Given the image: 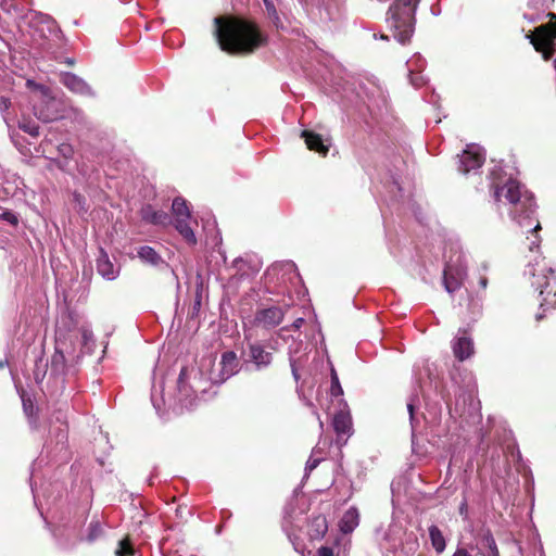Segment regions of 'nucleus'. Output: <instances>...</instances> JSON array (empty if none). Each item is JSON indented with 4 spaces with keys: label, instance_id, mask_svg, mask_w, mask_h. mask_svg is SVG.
Wrapping results in <instances>:
<instances>
[{
    "label": "nucleus",
    "instance_id": "obj_11",
    "mask_svg": "<svg viewBox=\"0 0 556 556\" xmlns=\"http://www.w3.org/2000/svg\"><path fill=\"white\" fill-rule=\"evenodd\" d=\"M452 350L455 358L460 362L471 357L475 353L473 341L466 329H459L452 341Z\"/></svg>",
    "mask_w": 556,
    "mask_h": 556
},
{
    "label": "nucleus",
    "instance_id": "obj_45",
    "mask_svg": "<svg viewBox=\"0 0 556 556\" xmlns=\"http://www.w3.org/2000/svg\"><path fill=\"white\" fill-rule=\"evenodd\" d=\"M303 323H304V318L299 317L293 321V324L290 327L287 328V330H291V329L298 330L302 327Z\"/></svg>",
    "mask_w": 556,
    "mask_h": 556
},
{
    "label": "nucleus",
    "instance_id": "obj_21",
    "mask_svg": "<svg viewBox=\"0 0 556 556\" xmlns=\"http://www.w3.org/2000/svg\"><path fill=\"white\" fill-rule=\"evenodd\" d=\"M428 532L432 548L438 555H441L446 548V539L443 532L437 525L429 526Z\"/></svg>",
    "mask_w": 556,
    "mask_h": 556
},
{
    "label": "nucleus",
    "instance_id": "obj_31",
    "mask_svg": "<svg viewBox=\"0 0 556 556\" xmlns=\"http://www.w3.org/2000/svg\"><path fill=\"white\" fill-rule=\"evenodd\" d=\"M485 546L490 549V556H500L496 542L490 531L483 535Z\"/></svg>",
    "mask_w": 556,
    "mask_h": 556
},
{
    "label": "nucleus",
    "instance_id": "obj_7",
    "mask_svg": "<svg viewBox=\"0 0 556 556\" xmlns=\"http://www.w3.org/2000/svg\"><path fill=\"white\" fill-rule=\"evenodd\" d=\"M172 210L174 214L175 229L189 245H194L197 243V238L190 227L191 213L186 200L182 198H175L172 204Z\"/></svg>",
    "mask_w": 556,
    "mask_h": 556
},
{
    "label": "nucleus",
    "instance_id": "obj_26",
    "mask_svg": "<svg viewBox=\"0 0 556 556\" xmlns=\"http://www.w3.org/2000/svg\"><path fill=\"white\" fill-rule=\"evenodd\" d=\"M47 368H48V363L43 362L42 357H38L35 363V368L33 371L34 380L36 383L42 382V380L47 374Z\"/></svg>",
    "mask_w": 556,
    "mask_h": 556
},
{
    "label": "nucleus",
    "instance_id": "obj_6",
    "mask_svg": "<svg viewBox=\"0 0 556 556\" xmlns=\"http://www.w3.org/2000/svg\"><path fill=\"white\" fill-rule=\"evenodd\" d=\"M551 16L549 23L535 28L531 40L535 50L542 52L544 60H549L556 51V15Z\"/></svg>",
    "mask_w": 556,
    "mask_h": 556
},
{
    "label": "nucleus",
    "instance_id": "obj_10",
    "mask_svg": "<svg viewBox=\"0 0 556 556\" xmlns=\"http://www.w3.org/2000/svg\"><path fill=\"white\" fill-rule=\"evenodd\" d=\"M466 268L458 260L457 264L446 263L443 270V283L448 293H454L458 290L466 277Z\"/></svg>",
    "mask_w": 556,
    "mask_h": 556
},
{
    "label": "nucleus",
    "instance_id": "obj_20",
    "mask_svg": "<svg viewBox=\"0 0 556 556\" xmlns=\"http://www.w3.org/2000/svg\"><path fill=\"white\" fill-rule=\"evenodd\" d=\"M138 257L146 264H149L151 266H160L162 264H165L162 256L152 248L149 245H142L137 251Z\"/></svg>",
    "mask_w": 556,
    "mask_h": 556
},
{
    "label": "nucleus",
    "instance_id": "obj_54",
    "mask_svg": "<svg viewBox=\"0 0 556 556\" xmlns=\"http://www.w3.org/2000/svg\"><path fill=\"white\" fill-rule=\"evenodd\" d=\"M154 407L160 410V405H157L155 402H153Z\"/></svg>",
    "mask_w": 556,
    "mask_h": 556
},
{
    "label": "nucleus",
    "instance_id": "obj_30",
    "mask_svg": "<svg viewBox=\"0 0 556 556\" xmlns=\"http://www.w3.org/2000/svg\"><path fill=\"white\" fill-rule=\"evenodd\" d=\"M265 5H266L268 16L273 21L274 25L277 28H282L283 26H282V23L280 21V17L278 15V12H277L275 5L271 2H268L266 0H265Z\"/></svg>",
    "mask_w": 556,
    "mask_h": 556
},
{
    "label": "nucleus",
    "instance_id": "obj_9",
    "mask_svg": "<svg viewBox=\"0 0 556 556\" xmlns=\"http://www.w3.org/2000/svg\"><path fill=\"white\" fill-rule=\"evenodd\" d=\"M35 116L45 122H53L62 117L61 103L54 98H41L33 105Z\"/></svg>",
    "mask_w": 556,
    "mask_h": 556
},
{
    "label": "nucleus",
    "instance_id": "obj_14",
    "mask_svg": "<svg viewBox=\"0 0 556 556\" xmlns=\"http://www.w3.org/2000/svg\"><path fill=\"white\" fill-rule=\"evenodd\" d=\"M61 83L74 93L86 97H94L92 88L79 76L74 73H63L61 75Z\"/></svg>",
    "mask_w": 556,
    "mask_h": 556
},
{
    "label": "nucleus",
    "instance_id": "obj_42",
    "mask_svg": "<svg viewBox=\"0 0 556 556\" xmlns=\"http://www.w3.org/2000/svg\"><path fill=\"white\" fill-rule=\"evenodd\" d=\"M317 556H334L333 548L329 546H321L317 551Z\"/></svg>",
    "mask_w": 556,
    "mask_h": 556
},
{
    "label": "nucleus",
    "instance_id": "obj_37",
    "mask_svg": "<svg viewBox=\"0 0 556 556\" xmlns=\"http://www.w3.org/2000/svg\"><path fill=\"white\" fill-rule=\"evenodd\" d=\"M283 270L285 273H295L296 268H295V264L293 262H285V263H281V264H276V265H273L271 266V270L273 271H276V270Z\"/></svg>",
    "mask_w": 556,
    "mask_h": 556
},
{
    "label": "nucleus",
    "instance_id": "obj_15",
    "mask_svg": "<svg viewBox=\"0 0 556 556\" xmlns=\"http://www.w3.org/2000/svg\"><path fill=\"white\" fill-rule=\"evenodd\" d=\"M302 137L309 150L316 151L323 155H326L329 149V140L324 139L320 135L315 134L311 130H304Z\"/></svg>",
    "mask_w": 556,
    "mask_h": 556
},
{
    "label": "nucleus",
    "instance_id": "obj_2",
    "mask_svg": "<svg viewBox=\"0 0 556 556\" xmlns=\"http://www.w3.org/2000/svg\"><path fill=\"white\" fill-rule=\"evenodd\" d=\"M214 24L219 48L229 53H252L267 40L253 22L244 18L215 17Z\"/></svg>",
    "mask_w": 556,
    "mask_h": 556
},
{
    "label": "nucleus",
    "instance_id": "obj_24",
    "mask_svg": "<svg viewBox=\"0 0 556 556\" xmlns=\"http://www.w3.org/2000/svg\"><path fill=\"white\" fill-rule=\"evenodd\" d=\"M358 510L354 507L348 509L341 519V529L344 532L353 531L358 525Z\"/></svg>",
    "mask_w": 556,
    "mask_h": 556
},
{
    "label": "nucleus",
    "instance_id": "obj_46",
    "mask_svg": "<svg viewBox=\"0 0 556 556\" xmlns=\"http://www.w3.org/2000/svg\"><path fill=\"white\" fill-rule=\"evenodd\" d=\"M11 102L8 98L0 97V111H7L10 106Z\"/></svg>",
    "mask_w": 556,
    "mask_h": 556
},
{
    "label": "nucleus",
    "instance_id": "obj_28",
    "mask_svg": "<svg viewBox=\"0 0 556 556\" xmlns=\"http://www.w3.org/2000/svg\"><path fill=\"white\" fill-rule=\"evenodd\" d=\"M408 73L421 72L426 66V60L420 54H414L407 62Z\"/></svg>",
    "mask_w": 556,
    "mask_h": 556
},
{
    "label": "nucleus",
    "instance_id": "obj_29",
    "mask_svg": "<svg viewBox=\"0 0 556 556\" xmlns=\"http://www.w3.org/2000/svg\"><path fill=\"white\" fill-rule=\"evenodd\" d=\"M102 534V527L98 521H92L88 528V534L86 540L88 542L96 541Z\"/></svg>",
    "mask_w": 556,
    "mask_h": 556
},
{
    "label": "nucleus",
    "instance_id": "obj_51",
    "mask_svg": "<svg viewBox=\"0 0 556 556\" xmlns=\"http://www.w3.org/2000/svg\"><path fill=\"white\" fill-rule=\"evenodd\" d=\"M543 317H544L543 313H539V314H536L535 319L539 321V320H541Z\"/></svg>",
    "mask_w": 556,
    "mask_h": 556
},
{
    "label": "nucleus",
    "instance_id": "obj_40",
    "mask_svg": "<svg viewBox=\"0 0 556 556\" xmlns=\"http://www.w3.org/2000/svg\"><path fill=\"white\" fill-rule=\"evenodd\" d=\"M23 409L28 417L35 414V406L30 400L23 399Z\"/></svg>",
    "mask_w": 556,
    "mask_h": 556
},
{
    "label": "nucleus",
    "instance_id": "obj_53",
    "mask_svg": "<svg viewBox=\"0 0 556 556\" xmlns=\"http://www.w3.org/2000/svg\"><path fill=\"white\" fill-rule=\"evenodd\" d=\"M66 63H67V64H70V65H73V64H74V61H73V60H71V59H68V60L66 61Z\"/></svg>",
    "mask_w": 556,
    "mask_h": 556
},
{
    "label": "nucleus",
    "instance_id": "obj_36",
    "mask_svg": "<svg viewBox=\"0 0 556 556\" xmlns=\"http://www.w3.org/2000/svg\"><path fill=\"white\" fill-rule=\"evenodd\" d=\"M409 81L415 88H419L426 84V79L421 75V72L409 73Z\"/></svg>",
    "mask_w": 556,
    "mask_h": 556
},
{
    "label": "nucleus",
    "instance_id": "obj_5",
    "mask_svg": "<svg viewBox=\"0 0 556 556\" xmlns=\"http://www.w3.org/2000/svg\"><path fill=\"white\" fill-rule=\"evenodd\" d=\"M241 362L245 371H265L271 366L274 354L261 341L248 342L241 351Z\"/></svg>",
    "mask_w": 556,
    "mask_h": 556
},
{
    "label": "nucleus",
    "instance_id": "obj_38",
    "mask_svg": "<svg viewBox=\"0 0 556 556\" xmlns=\"http://www.w3.org/2000/svg\"><path fill=\"white\" fill-rule=\"evenodd\" d=\"M73 202H75L79 206L80 212H87L88 207L86 206V199L78 192L73 193Z\"/></svg>",
    "mask_w": 556,
    "mask_h": 556
},
{
    "label": "nucleus",
    "instance_id": "obj_4",
    "mask_svg": "<svg viewBox=\"0 0 556 556\" xmlns=\"http://www.w3.org/2000/svg\"><path fill=\"white\" fill-rule=\"evenodd\" d=\"M535 257L534 262H530L526 269V275L531 277V285L536 290H540V308L546 312L548 308H556V292L548 290L551 282L555 281L554 270L547 267L544 260Z\"/></svg>",
    "mask_w": 556,
    "mask_h": 556
},
{
    "label": "nucleus",
    "instance_id": "obj_3",
    "mask_svg": "<svg viewBox=\"0 0 556 556\" xmlns=\"http://www.w3.org/2000/svg\"><path fill=\"white\" fill-rule=\"evenodd\" d=\"M420 0H395L388 11L387 23L394 38L406 43L415 30V12Z\"/></svg>",
    "mask_w": 556,
    "mask_h": 556
},
{
    "label": "nucleus",
    "instance_id": "obj_17",
    "mask_svg": "<svg viewBox=\"0 0 556 556\" xmlns=\"http://www.w3.org/2000/svg\"><path fill=\"white\" fill-rule=\"evenodd\" d=\"M141 217L144 222L152 225L165 226L169 223V216L163 211H156L152 205H144L141 208Z\"/></svg>",
    "mask_w": 556,
    "mask_h": 556
},
{
    "label": "nucleus",
    "instance_id": "obj_34",
    "mask_svg": "<svg viewBox=\"0 0 556 556\" xmlns=\"http://www.w3.org/2000/svg\"><path fill=\"white\" fill-rule=\"evenodd\" d=\"M471 551H475V547L471 546ZM452 556H485L478 547H476V552L471 553L468 548L464 546H457L456 551Z\"/></svg>",
    "mask_w": 556,
    "mask_h": 556
},
{
    "label": "nucleus",
    "instance_id": "obj_39",
    "mask_svg": "<svg viewBox=\"0 0 556 556\" xmlns=\"http://www.w3.org/2000/svg\"><path fill=\"white\" fill-rule=\"evenodd\" d=\"M59 152L60 154L65 159H71L74 154V150L71 144L68 143H62L59 146Z\"/></svg>",
    "mask_w": 556,
    "mask_h": 556
},
{
    "label": "nucleus",
    "instance_id": "obj_35",
    "mask_svg": "<svg viewBox=\"0 0 556 556\" xmlns=\"http://www.w3.org/2000/svg\"><path fill=\"white\" fill-rule=\"evenodd\" d=\"M132 553V548L127 540L119 541V547L116 551L117 556H131Z\"/></svg>",
    "mask_w": 556,
    "mask_h": 556
},
{
    "label": "nucleus",
    "instance_id": "obj_41",
    "mask_svg": "<svg viewBox=\"0 0 556 556\" xmlns=\"http://www.w3.org/2000/svg\"><path fill=\"white\" fill-rule=\"evenodd\" d=\"M290 366H291L292 375H293L294 379L298 381L300 379L298 361H295L293 357H290Z\"/></svg>",
    "mask_w": 556,
    "mask_h": 556
},
{
    "label": "nucleus",
    "instance_id": "obj_23",
    "mask_svg": "<svg viewBox=\"0 0 556 556\" xmlns=\"http://www.w3.org/2000/svg\"><path fill=\"white\" fill-rule=\"evenodd\" d=\"M328 530L327 519L323 515H318L311 520L309 531L313 539H320Z\"/></svg>",
    "mask_w": 556,
    "mask_h": 556
},
{
    "label": "nucleus",
    "instance_id": "obj_50",
    "mask_svg": "<svg viewBox=\"0 0 556 556\" xmlns=\"http://www.w3.org/2000/svg\"><path fill=\"white\" fill-rule=\"evenodd\" d=\"M314 414L316 415L317 419L319 420V427H320V429H323L324 424H323V421L320 420V417H319L318 413H317V412H314Z\"/></svg>",
    "mask_w": 556,
    "mask_h": 556
},
{
    "label": "nucleus",
    "instance_id": "obj_12",
    "mask_svg": "<svg viewBox=\"0 0 556 556\" xmlns=\"http://www.w3.org/2000/svg\"><path fill=\"white\" fill-rule=\"evenodd\" d=\"M285 314L286 311L278 306L262 308L255 314V323L266 329L275 328L282 321Z\"/></svg>",
    "mask_w": 556,
    "mask_h": 556
},
{
    "label": "nucleus",
    "instance_id": "obj_8",
    "mask_svg": "<svg viewBox=\"0 0 556 556\" xmlns=\"http://www.w3.org/2000/svg\"><path fill=\"white\" fill-rule=\"evenodd\" d=\"M484 161L483 149L478 144H469L459 155L458 170L463 174L476 173Z\"/></svg>",
    "mask_w": 556,
    "mask_h": 556
},
{
    "label": "nucleus",
    "instance_id": "obj_33",
    "mask_svg": "<svg viewBox=\"0 0 556 556\" xmlns=\"http://www.w3.org/2000/svg\"><path fill=\"white\" fill-rule=\"evenodd\" d=\"M316 453H317V451L313 450L312 455L309 456L308 460L306 462V466H305V475L306 476L309 475L319 465V463L323 459L320 456L317 457Z\"/></svg>",
    "mask_w": 556,
    "mask_h": 556
},
{
    "label": "nucleus",
    "instance_id": "obj_32",
    "mask_svg": "<svg viewBox=\"0 0 556 556\" xmlns=\"http://www.w3.org/2000/svg\"><path fill=\"white\" fill-rule=\"evenodd\" d=\"M343 393L342 387L339 381V377L333 367H331V394L333 396H339Z\"/></svg>",
    "mask_w": 556,
    "mask_h": 556
},
{
    "label": "nucleus",
    "instance_id": "obj_44",
    "mask_svg": "<svg viewBox=\"0 0 556 556\" xmlns=\"http://www.w3.org/2000/svg\"><path fill=\"white\" fill-rule=\"evenodd\" d=\"M186 371L187 369L186 368H182L180 374H179V378H178V389H179V392L181 393L184 388H185V375H186Z\"/></svg>",
    "mask_w": 556,
    "mask_h": 556
},
{
    "label": "nucleus",
    "instance_id": "obj_19",
    "mask_svg": "<svg viewBox=\"0 0 556 556\" xmlns=\"http://www.w3.org/2000/svg\"><path fill=\"white\" fill-rule=\"evenodd\" d=\"M59 344V341H56ZM66 371V359L64 353L59 349V345L55 348V352L51 357L50 363V372L54 377H63Z\"/></svg>",
    "mask_w": 556,
    "mask_h": 556
},
{
    "label": "nucleus",
    "instance_id": "obj_18",
    "mask_svg": "<svg viewBox=\"0 0 556 556\" xmlns=\"http://www.w3.org/2000/svg\"><path fill=\"white\" fill-rule=\"evenodd\" d=\"M97 270L108 280H114L118 276V270L115 269L113 263L109 258V255L102 249L100 251V256L97 260Z\"/></svg>",
    "mask_w": 556,
    "mask_h": 556
},
{
    "label": "nucleus",
    "instance_id": "obj_13",
    "mask_svg": "<svg viewBox=\"0 0 556 556\" xmlns=\"http://www.w3.org/2000/svg\"><path fill=\"white\" fill-rule=\"evenodd\" d=\"M219 378H212L215 382H224L239 371L240 364L237 354L232 351H227L222 354L219 362Z\"/></svg>",
    "mask_w": 556,
    "mask_h": 556
},
{
    "label": "nucleus",
    "instance_id": "obj_47",
    "mask_svg": "<svg viewBox=\"0 0 556 556\" xmlns=\"http://www.w3.org/2000/svg\"><path fill=\"white\" fill-rule=\"evenodd\" d=\"M540 242H541L540 238L538 236H535L534 240H532L530 243V247H529L530 251H533L534 248H539Z\"/></svg>",
    "mask_w": 556,
    "mask_h": 556
},
{
    "label": "nucleus",
    "instance_id": "obj_16",
    "mask_svg": "<svg viewBox=\"0 0 556 556\" xmlns=\"http://www.w3.org/2000/svg\"><path fill=\"white\" fill-rule=\"evenodd\" d=\"M40 31L43 37L51 40H61L63 33L58 23L49 15H41L39 20Z\"/></svg>",
    "mask_w": 556,
    "mask_h": 556
},
{
    "label": "nucleus",
    "instance_id": "obj_43",
    "mask_svg": "<svg viewBox=\"0 0 556 556\" xmlns=\"http://www.w3.org/2000/svg\"><path fill=\"white\" fill-rule=\"evenodd\" d=\"M2 218L7 222H9L10 224L12 225H16L17 224V217L15 216V214H13L12 212H4L2 214Z\"/></svg>",
    "mask_w": 556,
    "mask_h": 556
},
{
    "label": "nucleus",
    "instance_id": "obj_52",
    "mask_svg": "<svg viewBox=\"0 0 556 556\" xmlns=\"http://www.w3.org/2000/svg\"><path fill=\"white\" fill-rule=\"evenodd\" d=\"M5 365H7L5 361H0V369L4 368Z\"/></svg>",
    "mask_w": 556,
    "mask_h": 556
},
{
    "label": "nucleus",
    "instance_id": "obj_48",
    "mask_svg": "<svg viewBox=\"0 0 556 556\" xmlns=\"http://www.w3.org/2000/svg\"><path fill=\"white\" fill-rule=\"evenodd\" d=\"M479 285L482 289H485L488 286V278L485 276H481L479 279Z\"/></svg>",
    "mask_w": 556,
    "mask_h": 556
},
{
    "label": "nucleus",
    "instance_id": "obj_22",
    "mask_svg": "<svg viewBox=\"0 0 556 556\" xmlns=\"http://www.w3.org/2000/svg\"><path fill=\"white\" fill-rule=\"evenodd\" d=\"M332 426L338 435L349 434L352 427L350 415L342 410L337 413L333 416Z\"/></svg>",
    "mask_w": 556,
    "mask_h": 556
},
{
    "label": "nucleus",
    "instance_id": "obj_25",
    "mask_svg": "<svg viewBox=\"0 0 556 556\" xmlns=\"http://www.w3.org/2000/svg\"><path fill=\"white\" fill-rule=\"evenodd\" d=\"M418 401L417 396H413L409 399V401L407 402V410H408V414H409V424H410V428H412V434L414 435L416 429H417V426L419 424V419L415 413V409H416V402Z\"/></svg>",
    "mask_w": 556,
    "mask_h": 556
},
{
    "label": "nucleus",
    "instance_id": "obj_1",
    "mask_svg": "<svg viewBox=\"0 0 556 556\" xmlns=\"http://www.w3.org/2000/svg\"><path fill=\"white\" fill-rule=\"evenodd\" d=\"M490 175L493 179L494 200L508 206V214L511 219L529 232L540 230L541 225L535 218L536 205L533 193L513 178H509L503 186H500L496 182L498 179L496 176L497 166H494Z\"/></svg>",
    "mask_w": 556,
    "mask_h": 556
},
{
    "label": "nucleus",
    "instance_id": "obj_49",
    "mask_svg": "<svg viewBox=\"0 0 556 556\" xmlns=\"http://www.w3.org/2000/svg\"><path fill=\"white\" fill-rule=\"evenodd\" d=\"M467 511V503L464 501L459 506V514L464 515Z\"/></svg>",
    "mask_w": 556,
    "mask_h": 556
},
{
    "label": "nucleus",
    "instance_id": "obj_27",
    "mask_svg": "<svg viewBox=\"0 0 556 556\" xmlns=\"http://www.w3.org/2000/svg\"><path fill=\"white\" fill-rule=\"evenodd\" d=\"M18 127L24 132L30 135L34 138H37L39 136V127L37 123L31 119L24 117L22 121L18 122Z\"/></svg>",
    "mask_w": 556,
    "mask_h": 556
}]
</instances>
